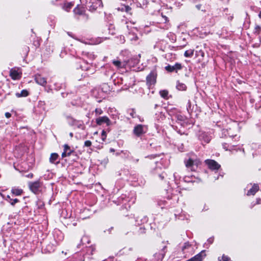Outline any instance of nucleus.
Instances as JSON below:
<instances>
[{
  "label": "nucleus",
  "mask_w": 261,
  "mask_h": 261,
  "mask_svg": "<svg viewBox=\"0 0 261 261\" xmlns=\"http://www.w3.org/2000/svg\"><path fill=\"white\" fill-rule=\"evenodd\" d=\"M83 5H85L90 11L95 10L101 4V0H80Z\"/></svg>",
  "instance_id": "nucleus-1"
},
{
  "label": "nucleus",
  "mask_w": 261,
  "mask_h": 261,
  "mask_svg": "<svg viewBox=\"0 0 261 261\" xmlns=\"http://www.w3.org/2000/svg\"><path fill=\"white\" fill-rule=\"evenodd\" d=\"M29 187L30 190L34 193H37L41 187V184L39 181L35 182H30L29 183Z\"/></svg>",
  "instance_id": "nucleus-2"
},
{
  "label": "nucleus",
  "mask_w": 261,
  "mask_h": 261,
  "mask_svg": "<svg viewBox=\"0 0 261 261\" xmlns=\"http://www.w3.org/2000/svg\"><path fill=\"white\" fill-rule=\"evenodd\" d=\"M205 162L211 170H218L220 168V165L214 160H206Z\"/></svg>",
  "instance_id": "nucleus-3"
},
{
  "label": "nucleus",
  "mask_w": 261,
  "mask_h": 261,
  "mask_svg": "<svg viewBox=\"0 0 261 261\" xmlns=\"http://www.w3.org/2000/svg\"><path fill=\"white\" fill-rule=\"evenodd\" d=\"M35 81L37 84L42 86H45L47 84L46 79L39 74L35 75Z\"/></svg>",
  "instance_id": "nucleus-4"
},
{
  "label": "nucleus",
  "mask_w": 261,
  "mask_h": 261,
  "mask_svg": "<svg viewBox=\"0 0 261 261\" xmlns=\"http://www.w3.org/2000/svg\"><path fill=\"white\" fill-rule=\"evenodd\" d=\"M156 73L154 72H151L146 77L147 84L149 85H154L156 83Z\"/></svg>",
  "instance_id": "nucleus-5"
},
{
  "label": "nucleus",
  "mask_w": 261,
  "mask_h": 261,
  "mask_svg": "<svg viewBox=\"0 0 261 261\" xmlns=\"http://www.w3.org/2000/svg\"><path fill=\"white\" fill-rule=\"evenodd\" d=\"M181 65L180 63H177L173 66L168 65L165 67V69L168 72H177L178 70L181 69Z\"/></svg>",
  "instance_id": "nucleus-6"
},
{
  "label": "nucleus",
  "mask_w": 261,
  "mask_h": 261,
  "mask_svg": "<svg viewBox=\"0 0 261 261\" xmlns=\"http://www.w3.org/2000/svg\"><path fill=\"white\" fill-rule=\"evenodd\" d=\"M96 122L98 125H102L103 123H106L107 125H110L111 121L107 116L100 117L96 119Z\"/></svg>",
  "instance_id": "nucleus-7"
},
{
  "label": "nucleus",
  "mask_w": 261,
  "mask_h": 261,
  "mask_svg": "<svg viewBox=\"0 0 261 261\" xmlns=\"http://www.w3.org/2000/svg\"><path fill=\"white\" fill-rule=\"evenodd\" d=\"M145 133V132L144 130V126L141 124H138L134 127V133L138 137L140 136L142 134Z\"/></svg>",
  "instance_id": "nucleus-8"
},
{
  "label": "nucleus",
  "mask_w": 261,
  "mask_h": 261,
  "mask_svg": "<svg viewBox=\"0 0 261 261\" xmlns=\"http://www.w3.org/2000/svg\"><path fill=\"white\" fill-rule=\"evenodd\" d=\"M185 164L187 168H190L192 171L195 170V169L194 167L196 166L197 167L198 165L197 163H195L191 159H189L187 161H185Z\"/></svg>",
  "instance_id": "nucleus-9"
},
{
  "label": "nucleus",
  "mask_w": 261,
  "mask_h": 261,
  "mask_svg": "<svg viewBox=\"0 0 261 261\" xmlns=\"http://www.w3.org/2000/svg\"><path fill=\"white\" fill-rule=\"evenodd\" d=\"M10 76L13 80H18L21 77L19 73L15 69H11L10 71Z\"/></svg>",
  "instance_id": "nucleus-10"
},
{
  "label": "nucleus",
  "mask_w": 261,
  "mask_h": 261,
  "mask_svg": "<svg viewBox=\"0 0 261 261\" xmlns=\"http://www.w3.org/2000/svg\"><path fill=\"white\" fill-rule=\"evenodd\" d=\"M259 190V186L257 184H254L252 186V188L250 189L247 192V195H254L256 192H257Z\"/></svg>",
  "instance_id": "nucleus-11"
},
{
  "label": "nucleus",
  "mask_w": 261,
  "mask_h": 261,
  "mask_svg": "<svg viewBox=\"0 0 261 261\" xmlns=\"http://www.w3.org/2000/svg\"><path fill=\"white\" fill-rule=\"evenodd\" d=\"M11 192L15 196H19L22 194L23 190L21 189L13 188L11 190Z\"/></svg>",
  "instance_id": "nucleus-12"
},
{
  "label": "nucleus",
  "mask_w": 261,
  "mask_h": 261,
  "mask_svg": "<svg viewBox=\"0 0 261 261\" xmlns=\"http://www.w3.org/2000/svg\"><path fill=\"white\" fill-rule=\"evenodd\" d=\"M202 258V252H201L187 261H201Z\"/></svg>",
  "instance_id": "nucleus-13"
},
{
  "label": "nucleus",
  "mask_w": 261,
  "mask_h": 261,
  "mask_svg": "<svg viewBox=\"0 0 261 261\" xmlns=\"http://www.w3.org/2000/svg\"><path fill=\"white\" fill-rule=\"evenodd\" d=\"M176 88L179 90L185 91L187 89V86L185 84L178 82L176 85Z\"/></svg>",
  "instance_id": "nucleus-14"
},
{
  "label": "nucleus",
  "mask_w": 261,
  "mask_h": 261,
  "mask_svg": "<svg viewBox=\"0 0 261 261\" xmlns=\"http://www.w3.org/2000/svg\"><path fill=\"white\" fill-rule=\"evenodd\" d=\"M29 95V92L27 90H23L20 93H16V96L17 97H26Z\"/></svg>",
  "instance_id": "nucleus-15"
},
{
  "label": "nucleus",
  "mask_w": 261,
  "mask_h": 261,
  "mask_svg": "<svg viewBox=\"0 0 261 261\" xmlns=\"http://www.w3.org/2000/svg\"><path fill=\"white\" fill-rule=\"evenodd\" d=\"M58 156V154L56 153H51L49 158L50 162L51 163H54L55 161L57 160Z\"/></svg>",
  "instance_id": "nucleus-16"
},
{
  "label": "nucleus",
  "mask_w": 261,
  "mask_h": 261,
  "mask_svg": "<svg viewBox=\"0 0 261 261\" xmlns=\"http://www.w3.org/2000/svg\"><path fill=\"white\" fill-rule=\"evenodd\" d=\"M113 64L118 68H123L124 64L118 60L113 61Z\"/></svg>",
  "instance_id": "nucleus-17"
},
{
  "label": "nucleus",
  "mask_w": 261,
  "mask_h": 261,
  "mask_svg": "<svg viewBox=\"0 0 261 261\" xmlns=\"http://www.w3.org/2000/svg\"><path fill=\"white\" fill-rule=\"evenodd\" d=\"M194 54V49H190L185 52L184 56L186 57H191Z\"/></svg>",
  "instance_id": "nucleus-18"
},
{
  "label": "nucleus",
  "mask_w": 261,
  "mask_h": 261,
  "mask_svg": "<svg viewBox=\"0 0 261 261\" xmlns=\"http://www.w3.org/2000/svg\"><path fill=\"white\" fill-rule=\"evenodd\" d=\"M161 96L165 98L167 97L168 92L167 90H162L160 92Z\"/></svg>",
  "instance_id": "nucleus-19"
},
{
  "label": "nucleus",
  "mask_w": 261,
  "mask_h": 261,
  "mask_svg": "<svg viewBox=\"0 0 261 261\" xmlns=\"http://www.w3.org/2000/svg\"><path fill=\"white\" fill-rule=\"evenodd\" d=\"M73 152V150H70V151H69V152H66V150H65V151H63V153H62V158H65L67 156H69L71 155V153Z\"/></svg>",
  "instance_id": "nucleus-20"
},
{
  "label": "nucleus",
  "mask_w": 261,
  "mask_h": 261,
  "mask_svg": "<svg viewBox=\"0 0 261 261\" xmlns=\"http://www.w3.org/2000/svg\"><path fill=\"white\" fill-rule=\"evenodd\" d=\"M219 260L220 261H230V258H229L228 256H226L224 255H223L222 256L221 259H220V258H219Z\"/></svg>",
  "instance_id": "nucleus-21"
},
{
  "label": "nucleus",
  "mask_w": 261,
  "mask_h": 261,
  "mask_svg": "<svg viewBox=\"0 0 261 261\" xmlns=\"http://www.w3.org/2000/svg\"><path fill=\"white\" fill-rule=\"evenodd\" d=\"M18 201H19L18 199H17L16 198L14 199H10V200L9 202L10 203V204L12 205H14V204L15 203H17Z\"/></svg>",
  "instance_id": "nucleus-22"
},
{
  "label": "nucleus",
  "mask_w": 261,
  "mask_h": 261,
  "mask_svg": "<svg viewBox=\"0 0 261 261\" xmlns=\"http://www.w3.org/2000/svg\"><path fill=\"white\" fill-rule=\"evenodd\" d=\"M65 150H66L67 153L69 152V151H70V150H71L70 149V147L67 144H65L64 145V151H65Z\"/></svg>",
  "instance_id": "nucleus-23"
},
{
  "label": "nucleus",
  "mask_w": 261,
  "mask_h": 261,
  "mask_svg": "<svg viewBox=\"0 0 261 261\" xmlns=\"http://www.w3.org/2000/svg\"><path fill=\"white\" fill-rule=\"evenodd\" d=\"M73 5L71 3H67L65 5V7H66V11H68V9H70Z\"/></svg>",
  "instance_id": "nucleus-24"
},
{
  "label": "nucleus",
  "mask_w": 261,
  "mask_h": 261,
  "mask_svg": "<svg viewBox=\"0 0 261 261\" xmlns=\"http://www.w3.org/2000/svg\"><path fill=\"white\" fill-rule=\"evenodd\" d=\"M101 139L102 141H105L106 139V133L105 130H103L101 133Z\"/></svg>",
  "instance_id": "nucleus-25"
},
{
  "label": "nucleus",
  "mask_w": 261,
  "mask_h": 261,
  "mask_svg": "<svg viewBox=\"0 0 261 261\" xmlns=\"http://www.w3.org/2000/svg\"><path fill=\"white\" fill-rule=\"evenodd\" d=\"M95 111L96 115H100L103 112L101 109L98 108L96 109Z\"/></svg>",
  "instance_id": "nucleus-26"
},
{
  "label": "nucleus",
  "mask_w": 261,
  "mask_h": 261,
  "mask_svg": "<svg viewBox=\"0 0 261 261\" xmlns=\"http://www.w3.org/2000/svg\"><path fill=\"white\" fill-rule=\"evenodd\" d=\"M74 12L75 14H80V15L82 13V11L77 7L74 9Z\"/></svg>",
  "instance_id": "nucleus-27"
},
{
  "label": "nucleus",
  "mask_w": 261,
  "mask_h": 261,
  "mask_svg": "<svg viewBox=\"0 0 261 261\" xmlns=\"http://www.w3.org/2000/svg\"><path fill=\"white\" fill-rule=\"evenodd\" d=\"M92 143L90 141L87 140L85 142L84 145L86 147H89L91 145Z\"/></svg>",
  "instance_id": "nucleus-28"
},
{
  "label": "nucleus",
  "mask_w": 261,
  "mask_h": 261,
  "mask_svg": "<svg viewBox=\"0 0 261 261\" xmlns=\"http://www.w3.org/2000/svg\"><path fill=\"white\" fill-rule=\"evenodd\" d=\"M190 245L189 243L186 242L185 243L184 246L182 247V250H184L185 249H187L190 247Z\"/></svg>",
  "instance_id": "nucleus-29"
},
{
  "label": "nucleus",
  "mask_w": 261,
  "mask_h": 261,
  "mask_svg": "<svg viewBox=\"0 0 261 261\" xmlns=\"http://www.w3.org/2000/svg\"><path fill=\"white\" fill-rule=\"evenodd\" d=\"M124 8H125V12H126L127 13L129 12L132 9L129 6H125Z\"/></svg>",
  "instance_id": "nucleus-30"
},
{
  "label": "nucleus",
  "mask_w": 261,
  "mask_h": 261,
  "mask_svg": "<svg viewBox=\"0 0 261 261\" xmlns=\"http://www.w3.org/2000/svg\"><path fill=\"white\" fill-rule=\"evenodd\" d=\"M5 116L7 118H10L11 116V114L9 113V112H6L5 113Z\"/></svg>",
  "instance_id": "nucleus-31"
},
{
  "label": "nucleus",
  "mask_w": 261,
  "mask_h": 261,
  "mask_svg": "<svg viewBox=\"0 0 261 261\" xmlns=\"http://www.w3.org/2000/svg\"><path fill=\"white\" fill-rule=\"evenodd\" d=\"M208 241L210 242V243L211 244V243H212V242H213V239H208Z\"/></svg>",
  "instance_id": "nucleus-32"
},
{
  "label": "nucleus",
  "mask_w": 261,
  "mask_h": 261,
  "mask_svg": "<svg viewBox=\"0 0 261 261\" xmlns=\"http://www.w3.org/2000/svg\"><path fill=\"white\" fill-rule=\"evenodd\" d=\"M33 174H29L28 176L29 177H31H31H33Z\"/></svg>",
  "instance_id": "nucleus-33"
},
{
  "label": "nucleus",
  "mask_w": 261,
  "mask_h": 261,
  "mask_svg": "<svg viewBox=\"0 0 261 261\" xmlns=\"http://www.w3.org/2000/svg\"><path fill=\"white\" fill-rule=\"evenodd\" d=\"M138 37H137V36H135V37L134 38H133V39H134V40H138ZM132 40H133V39H132Z\"/></svg>",
  "instance_id": "nucleus-34"
},
{
  "label": "nucleus",
  "mask_w": 261,
  "mask_h": 261,
  "mask_svg": "<svg viewBox=\"0 0 261 261\" xmlns=\"http://www.w3.org/2000/svg\"><path fill=\"white\" fill-rule=\"evenodd\" d=\"M69 135L71 137H72L73 136V134L72 133H70Z\"/></svg>",
  "instance_id": "nucleus-35"
},
{
  "label": "nucleus",
  "mask_w": 261,
  "mask_h": 261,
  "mask_svg": "<svg viewBox=\"0 0 261 261\" xmlns=\"http://www.w3.org/2000/svg\"><path fill=\"white\" fill-rule=\"evenodd\" d=\"M164 17L165 18V20H166V21H167V17H166V16H164Z\"/></svg>",
  "instance_id": "nucleus-36"
},
{
  "label": "nucleus",
  "mask_w": 261,
  "mask_h": 261,
  "mask_svg": "<svg viewBox=\"0 0 261 261\" xmlns=\"http://www.w3.org/2000/svg\"><path fill=\"white\" fill-rule=\"evenodd\" d=\"M260 29V28H259V26H256V29Z\"/></svg>",
  "instance_id": "nucleus-37"
},
{
  "label": "nucleus",
  "mask_w": 261,
  "mask_h": 261,
  "mask_svg": "<svg viewBox=\"0 0 261 261\" xmlns=\"http://www.w3.org/2000/svg\"><path fill=\"white\" fill-rule=\"evenodd\" d=\"M7 198H8V199H9L10 200V199H11V198H10V196L9 195H8V196H7Z\"/></svg>",
  "instance_id": "nucleus-38"
},
{
  "label": "nucleus",
  "mask_w": 261,
  "mask_h": 261,
  "mask_svg": "<svg viewBox=\"0 0 261 261\" xmlns=\"http://www.w3.org/2000/svg\"><path fill=\"white\" fill-rule=\"evenodd\" d=\"M111 151H114V149H111Z\"/></svg>",
  "instance_id": "nucleus-39"
},
{
  "label": "nucleus",
  "mask_w": 261,
  "mask_h": 261,
  "mask_svg": "<svg viewBox=\"0 0 261 261\" xmlns=\"http://www.w3.org/2000/svg\"><path fill=\"white\" fill-rule=\"evenodd\" d=\"M259 17H261V14H259Z\"/></svg>",
  "instance_id": "nucleus-40"
}]
</instances>
